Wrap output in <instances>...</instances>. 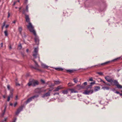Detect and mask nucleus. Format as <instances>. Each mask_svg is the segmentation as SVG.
I'll use <instances>...</instances> for the list:
<instances>
[{
    "mask_svg": "<svg viewBox=\"0 0 122 122\" xmlns=\"http://www.w3.org/2000/svg\"><path fill=\"white\" fill-rule=\"evenodd\" d=\"M13 23H15V21H13Z\"/></svg>",
    "mask_w": 122,
    "mask_h": 122,
    "instance_id": "nucleus-50",
    "label": "nucleus"
},
{
    "mask_svg": "<svg viewBox=\"0 0 122 122\" xmlns=\"http://www.w3.org/2000/svg\"><path fill=\"white\" fill-rule=\"evenodd\" d=\"M68 85L69 86H73L74 85L72 83H68Z\"/></svg>",
    "mask_w": 122,
    "mask_h": 122,
    "instance_id": "nucleus-22",
    "label": "nucleus"
},
{
    "mask_svg": "<svg viewBox=\"0 0 122 122\" xmlns=\"http://www.w3.org/2000/svg\"><path fill=\"white\" fill-rule=\"evenodd\" d=\"M17 1L18 2H19V0H17Z\"/></svg>",
    "mask_w": 122,
    "mask_h": 122,
    "instance_id": "nucleus-60",
    "label": "nucleus"
},
{
    "mask_svg": "<svg viewBox=\"0 0 122 122\" xmlns=\"http://www.w3.org/2000/svg\"><path fill=\"white\" fill-rule=\"evenodd\" d=\"M26 51L27 52H28L29 51V50L28 49H27L26 50Z\"/></svg>",
    "mask_w": 122,
    "mask_h": 122,
    "instance_id": "nucleus-49",
    "label": "nucleus"
},
{
    "mask_svg": "<svg viewBox=\"0 0 122 122\" xmlns=\"http://www.w3.org/2000/svg\"><path fill=\"white\" fill-rule=\"evenodd\" d=\"M4 26H3V25L2 27V29L3 30V27H4Z\"/></svg>",
    "mask_w": 122,
    "mask_h": 122,
    "instance_id": "nucleus-57",
    "label": "nucleus"
},
{
    "mask_svg": "<svg viewBox=\"0 0 122 122\" xmlns=\"http://www.w3.org/2000/svg\"><path fill=\"white\" fill-rule=\"evenodd\" d=\"M22 55L23 56H24V55L23 54H22Z\"/></svg>",
    "mask_w": 122,
    "mask_h": 122,
    "instance_id": "nucleus-59",
    "label": "nucleus"
},
{
    "mask_svg": "<svg viewBox=\"0 0 122 122\" xmlns=\"http://www.w3.org/2000/svg\"><path fill=\"white\" fill-rule=\"evenodd\" d=\"M18 30L20 32V34H21V31L22 30V28L21 27L19 26L18 27Z\"/></svg>",
    "mask_w": 122,
    "mask_h": 122,
    "instance_id": "nucleus-15",
    "label": "nucleus"
},
{
    "mask_svg": "<svg viewBox=\"0 0 122 122\" xmlns=\"http://www.w3.org/2000/svg\"><path fill=\"white\" fill-rule=\"evenodd\" d=\"M28 5H27L26 7V11L28 12Z\"/></svg>",
    "mask_w": 122,
    "mask_h": 122,
    "instance_id": "nucleus-25",
    "label": "nucleus"
},
{
    "mask_svg": "<svg viewBox=\"0 0 122 122\" xmlns=\"http://www.w3.org/2000/svg\"><path fill=\"white\" fill-rule=\"evenodd\" d=\"M10 13L9 12H8V18L9 17H10Z\"/></svg>",
    "mask_w": 122,
    "mask_h": 122,
    "instance_id": "nucleus-44",
    "label": "nucleus"
},
{
    "mask_svg": "<svg viewBox=\"0 0 122 122\" xmlns=\"http://www.w3.org/2000/svg\"><path fill=\"white\" fill-rule=\"evenodd\" d=\"M17 102H15L14 103V107H15L16 106V105H17Z\"/></svg>",
    "mask_w": 122,
    "mask_h": 122,
    "instance_id": "nucleus-35",
    "label": "nucleus"
},
{
    "mask_svg": "<svg viewBox=\"0 0 122 122\" xmlns=\"http://www.w3.org/2000/svg\"><path fill=\"white\" fill-rule=\"evenodd\" d=\"M38 47L35 48H34V50L33 53V56L34 57V59H36L37 57L38 58V60L40 61V58L38 54Z\"/></svg>",
    "mask_w": 122,
    "mask_h": 122,
    "instance_id": "nucleus-2",
    "label": "nucleus"
},
{
    "mask_svg": "<svg viewBox=\"0 0 122 122\" xmlns=\"http://www.w3.org/2000/svg\"><path fill=\"white\" fill-rule=\"evenodd\" d=\"M19 47H20V48H21V45H19Z\"/></svg>",
    "mask_w": 122,
    "mask_h": 122,
    "instance_id": "nucleus-52",
    "label": "nucleus"
},
{
    "mask_svg": "<svg viewBox=\"0 0 122 122\" xmlns=\"http://www.w3.org/2000/svg\"><path fill=\"white\" fill-rule=\"evenodd\" d=\"M59 93H58V92H57V93H55L54 94V95H59Z\"/></svg>",
    "mask_w": 122,
    "mask_h": 122,
    "instance_id": "nucleus-40",
    "label": "nucleus"
},
{
    "mask_svg": "<svg viewBox=\"0 0 122 122\" xmlns=\"http://www.w3.org/2000/svg\"><path fill=\"white\" fill-rule=\"evenodd\" d=\"M16 84L17 86H20V84H19L17 82H16Z\"/></svg>",
    "mask_w": 122,
    "mask_h": 122,
    "instance_id": "nucleus-30",
    "label": "nucleus"
},
{
    "mask_svg": "<svg viewBox=\"0 0 122 122\" xmlns=\"http://www.w3.org/2000/svg\"><path fill=\"white\" fill-rule=\"evenodd\" d=\"M5 109H4V111H5Z\"/></svg>",
    "mask_w": 122,
    "mask_h": 122,
    "instance_id": "nucleus-62",
    "label": "nucleus"
},
{
    "mask_svg": "<svg viewBox=\"0 0 122 122\" xmlns=\"http://www.w3.org/2000/svg\"><path fill=\"white\" fill-rule=\"evenodd\" d=\"M116 86L118 88H122V86L121 85L118 84Z\"/></svg>",
    "mask_w": 122,
    "mask_h": 122,
    "instance_id": "nucleus-19",
    "label": "nucleus"
},
{
    "mask_svg": "<svg viewBox=\"0 0 122 122\" xmlns=\"http://www.w3.org/2000/svg\"><path fill=\"white\" fill-rule=\"evenodd\" d=\"M64 88V87L62 86L61 85H60L59 86H58L53 91L54 92H56V91H58L59 90L62 89H63Z\"/></svg>",
    "mask_w": 122,
    "mask_h": 122,
    "instance_id": "nucleus-5",
    "label": "nucleus"
},
{
    "mask_svg": "<svg viewBox=\"0 0 122 122\" xmlns=\"http://www.w3.org/2000/svg\"><path fill=\"white\" fill-rule=\"evenodd\" d=\"M38 84L39 82L37 81L33 80L31 81H30L27 84L29 86L32 85L33 86H34L38 85Z\"/></svg>",
    "mask_w": 122,
    "mask_h": 122,
    "instance_id": "nucleus-3",
    "label": "nucleus"
},
{
    "mask_svg": "<svg viewBox=\"0 0 122 122\" xmlns=\"http://www.w3.org/2000/svg\"><path fill=\"white\" fill-rule=\"evenodd\" d=\"M100 89V88L98 86H96L95 88V90L96 91H98Z\"/></svg>",
    "mask_w": 122,
    "mask_h": 122,
    "instance_id": "nucleus-21",
    "label": "nucleus"
},
{
    "mask_svg": "<svg viewBox=\"0 0 122 122\" xmlns=\"http://www.w3.org/2000/svg\"><path fill=\"white\" fill-rule=\"evenodd\" d=\"M116 93L117 94H118L119 93V92H118V91L116 92Z\"/></svg>",
    "mask_w": 122,
    "mask_h": 122,
    "instance_id": "nucleus-47",
    "label": "nucleus"
},
{
    "mask_svg": "<svg viewBox=\"0 0 122 122\" xmlns=\"http://www.w3.org/2000/svg\"><path fill=\"white\" fill-rule=\"evenodd\" d=\"M55 69L58 71H62L63 70L62 69L60 68H56Z\"/></svg>",
    "mask_w": 122,
    "mask_h": 122,
    "instance_id": "nucleus-23",
    "label": "nucleus"
},
{
    "mask_svg": "<svg viewBox=\"0 0 122 122\" xmlns=\"http://www.w3.org/2000/svg\"><path fill=\"white\" fill-rule=\"evenodd\" d=\"M23 108V107L22 106L20 107L16 112L15 115H18L19 112L22 110Z\"/></svg>",
    "mask_w": 122,
    "mask_h": 122,
    "instance_id": "nucleus-8",
    "label": "nucleus"
},
{
    "mask_svg": "<svg viewBox=\"0 0 122 122\" xmlns=\"http://www.w3.org/2000/svg\"><path fill=\"white\" fill-rule=\"evenodd\" d=\"M97 73L100 75H102L103 74V73L102 72H98Z\"/></svg>",
    "mask_w": 122,
    "mask_h": 122,
    "instance_id": "nucleus-29",
    "label": "nucleus"
},
{
    "mask_svg": "<svg viewBox=\"0 0 122 122\" xmlns=\"http://www.w3.org/2000/svg\"><path fill=\"white\" fill-rule=\"evenodd\" d=\"M50 96V93L49 92H47L45 93L43 97H44L46 96L48 97Z\"/></svg>",
    "mask_w": 122,
    "mask_h": 122,
    "instance_id": "nucleus-14",
    "label": "nucleus"
},
{
    "mask_svg": "<svg viewBox=\"0 0 122 122\" xmlns=\"http://www.w3.org/2000/svg\"><path fill=\"white\" fill-rule=\"evenodd\" d=\"M4 33L5 36H8V33L7 30H5L4 32Z\"/></svg>",
    "mask_w": 122,
    "mask_h": 122,
    "instance_id": "nucleus-20",
    "label": "nucleus"
},
{
    "mask_svg": "<svg viewBox=\"0 0 122 122\" xmlns=\"http://www.w3.org/2000/svg\"><path fill=\"white\" fill-rule=\"evenodd\" d=\"M6 119H5L4 120V121H6Z\"/></svg>",
    "mask_w": 122,
    "mask_h": 122,
    "instance_id": "nucleus-56",
    "label": "nucleus"
},
{
    "mask_svg": "<svg viewBox=\"0 0 122 122\" xmlns=\"http://www.w3.org/2000/svg\"><path fill=\"white\" fill-rule=\"evenodd\" d=\"M100 81L101 82H102L104 83H105V81H103V80H102V79H101Z\"/></svg>",
    "mask_w": 122,
    "mask_h": 122,
    "instance_id": "nucleus-33",
    "label": "nucleus"
},
{
    "mask_svg": "<svg viewBox=\"0 0 122 122\" xmlns=\"http://www.w3.org/2000/svg\"><path fill=\"white\" fill-rule=\"evenodd\" d=\"M1 47H2L3 46V43H1Z\"/></svg>",
    "mask_w": 122,
    "mask_h": 122,
    "instance_id": "nucleus-45",
    "label": "nucleus"
},
{
    "mask_svg": "<svg viewBox=\"0 0 122 122\" xmlns=\"http://www.w3.org/2000/svg\"><path fill=\"white\" fill-rule=\"evenodd\" d=\"M74 81V82L75 83H77L78 81L77 79L75 78L73 79Z\"/></svg>",
    "mask_w": 122,
    "mask_h": 122,
    "instance_id": "nucleus-24",
    "label": "nucleus"
},
{
    "mask_svg": "<svg viewBox=\"0 0 122 122\" xmlns=\"http://www.w3.org/2000/svg\"><path fill=\"white\" fill-rule=\"evenodd\" d=\"M72 71L71 70H67V71L69 72H72Z\"/></svg>",
    "mask_w": 122,
    "mask_h": 122,
    "instance_id": "nucleus-36",
    "label": "nucleus"
},
{
    "mask_svg": "<svg viewBox=\"0 0 122 122\" xmlns=\"http://www.w3.org/2000/svg\"><path fill=\"white\" fill-rule=\"evenodd\" d=\"M120 58H116V59H115L114 60H113V61L117 60L118 59H120Z\"/></svg>",
    "mask_w": 122,
    "mask_h": 122,
    "instance_id": "nucleus-43",
    "label": "nucleus"
},
{
    "mask_svg": "<svg viewBox=\"0 0 122 122\" xmlns=\"http://www.w3.org/2000/svg\"><path fill=\"white\" fill-rule=\"evenodd\" d=\"M83 84L84 85H86L87 84V83L86 82H84Z\"/></svg>",
    "mask_w": 122,
    "mask_h": 122,
    "instance_id": "nucleus-37",
    "label": "nucleus"
},
{
    "mask_svg": "<svg viewBox=\"0 0 122 122\" xmlns=\"http://www.w3.org/2000/svg\"><path fill=\"white\" fill-rule=\"evenodd\" d=\"M9 48H10V49H11V46H10V47H9Z\"/></svg>",
    "mask_w": 122,
    "mask_h": 122,
    "instance_id": "nucleus-61",
    "label": "nucleus"
},
{
    "mask_svg": "<svg viewBox=\"0 0 122 122\" xmlns=\"http://www.w3.org/2000/svg\"><path fill=\"white\" fill-rule=\"evenodd\" d=\"M34 62H35V65H36V66H38V65L37 64V63L36 62V61L34 60Z\"/></svg>",
    "mask_w": 122,
    "mask_h": 122,
    "instance_id": "nucleus-26",
    "label": "nucleus"
},
{
    "mask_svg": "<svg viewBox=\"0 0 122 122\" xmlns=\"http://www.w3.org/2000/svg\"><path fill=\"white\" fill-rule=\"evenodd\" d=\"M13 105V104L12 103H10V105L11 106H12Z\"/></svg>",
    "mask_w": 122,
    "mask_h": 122,
    "instance_id": "nucleus-58",
    "label": "nucleus"
},
{
    "mask_svg": "<svg viewBox=\"0 0 122 122\" xmlns=\"http://www.w3.org/2000/svg\"><path fill=\"white\" fill-rule=\"evenodd\" d=\"M110 83L113 86L115 85L116 86L118 84V82L117 80H113L112 79V81Z\"/></svg>",
    "mask_w": 122,
    "mask_h": 122,
    "instance_id": "nucleus-6",
    "label": "nucleus"
},
{
    "mask_svg": "<svg viewBox=\"0 0 122 122\" xmlns=\"http://www.w3.org/2000/svg\"><path fill=\"white\" fill-rule=\"evenodd\" d=\"M3 97L4 98H5V96L4 95L3 96Z\"/></svg>",
    "mask_w": 122,
    "mask_h": 122,
    "instance_id": "nucleus-53",
    "label": "nucleus"
},
{
    "mask_svg": "<svg viewBox=\"0 0 122 122\" xmlns=\"http://www.w3.org/2000/svg\"><path fill=\"white\" fill-rule=\"evenodd\" d=\"M10 98H11L10 97H9V96L8 97L7 100V101H10Z\"/></svg>",
    "mask_w": 122,
    "mask_h": 122,
    "instance_id": "nucleus-31",
    "label": "nucleus"
},
{
    "mask_svg": "<svg viewBox=\"0 0 122 122\" xmlns=\"http://www.w3.org/2000/svg\"><path fill=\"white\" fill-rule=\"evenodd\" d=\"M106 85H110L108 83H105Z\"/></svg>",
    "mask_w": 122,
    "mask_h": 122,
    "instance_id": "nucleus-46",
    "label": "nucleus"
},
{
    "mask_svg": "<svg viewBox=\"0 0 122 122\" xmlns=\"http://www.w3.org/2000/svg\"><path fill=\"white\" fill-rule=\"evenodd\" d=\"M62 93L63 94H67L68 93V92L67 90H63L62 91Z\"/></svg>",
    "mask_w": 122,
    "mask_h": 122,
    "instance_id": "nucleus-13",
    "label": "nucleus"
},
{
    "mask_svg": "<svg viewBox=\"0 0 122 122\" xmlns=\"http://www.w3.org/2000/svg\"><path fill=\"white\" fill-rule=\"evenodd\" d=\"M17 2V1H15L14 2V3L13 5H15V4H16V3Z\"/></svg>",
    "mask_w": 122,
    "mask_h": 122,
    "instance_id": "nucleus-42",
    "label": "nucleus"
},
{
    "mask_svg": "<svg viewBox=\"0 0 122 122\" xmlns=\"http://www.w3.org/2000/svg\"><path fill=\"white\" fill-rule=\"evenodd\" d=\"M92 92L93 91L92 90L88 91L87 90H86L83 92V93L85 95H89L92 93Z\"/></svg>",
    "mask_w": 122,
    "mask_h": 122,
    "instance_id": "nucleus-7",
    "label": "nucleus"
},
{
    "mask_svg": "<svg viewBox=\"0 0 122 122\" xmlns=\"http://www.w3.org/2000/svg\"><path fill=\"white\" fill-rule=\"evenodd\" d=\"M9 25H7L5 26V27L6 28H7L9 26Z\"/></svg>",
    "mask_w": 122,
    "mask_h": 122,
    "instance_id": "nucleus-32",
    "label": "nucleus"
},
{
    "mask_svg": "<svg viewBox=\"0 0 122 122\" xmlns=\"http://www.w3.org/2000/svg\"><path fill=\"white\" fill-rule=\"evenodd\" d=\"M17 8V7H15V8Z\"/></svg>",
    "mask_w": 122,
    "mask_h": 122,
    "instance_id": "nucleus-63",
    "label": "nucleus"
},
{
    "mask_svg": "<svg viewBox=\"0 0 122 122\" xmlns=\"http://www.w3.org/2000/svg\"><path fill=\"white\" fill-rule=\"evenodd\" d=\"M80 86V85H78V86Z\"/></svg>",
    "mask_w": 122,
    "mask_h": 122,
    "instance_id": "nucleus-64",
    "label": "nucleus"
},
{
    "mask_svg": "<svg viewBox=\"0 0 122 122\" xmlns=\"http://www.w3.org/2000/svg\"><path fill=\"white\" fill-rule=\"evenodd\" d=\"M23 13L25 15V19L26 22L28 24V25H26L28 29L35 36H36V32L34 29V27L30 22V19L29 18L28 15H26L25 14V13L24 10L23 11Z\"/></svg>",
    "mask_w": 122,
    "mask_h": 122,
    "instance_id": "nucleus-1",
    "label": "nucleus"
},
{
    "mask_svg": "<svg viewBox=\"0 0 122 122\" xmlns=\"http://www.w3.org/2000/svg\"><path fill=\"white\" fill-rule=\"evenodd\" d=\"M105 78L107 81L111 82L112 81V79L110 78L109 76H107L105 77Z\"/></svg>",
    "mask_w": 122,
    "mask_h": 122,
    "instance_id": "nucleus-9",
    "label": "nucleus"
},
{
    "mask_svg": "<svg viewBox=\"0 0 122 122\" xmlns=\"http://www.w3.org/2000/svg\"><path fill=\"white\" fill-rule=\"evenodd\" d=\"M42 67V68H48V66H46L45 64L42 63L41 64Z\"/></svg>",
    "mask_w": 122,
    "mask_h": 122,
    "instance_id": "nucleus-12",
    "label": "nucleus"
},
{
    "mask_svg": "<svg viewBox=\"0 0 122 122\" xmlns=\"http://www.w3.org/2000/svg\"><path fill=\"white\" fill-rule=\"evenodd\" d=\"M38 95H35L33 97H32L28 99L27 101H26V103H27L30 102L31 101L32 99H34L35 98H37L38 97Z\"/></svg>",
    "mask_w": 122,
    "mask_h": 122,
    "instance_id": "nucleus-4",
    "label": "nucleus"
},
{
    "mask_svg": "<svg viewBox=\"0 0 122 122\" xmlns=\"http://www.w3.org/2000/svg\"><path fill=\"white\" fill-rule=\"evenodd\" d=\"M102 88L104 89V90H105L106 89V90H109V87H103Z\"/></svg>",
    "mask_w": 122,
    "mask_h": 122,
    "instance_id": "nucleus-18",
    "label": "nucleus"
},
{
    "mask_svg": "<svg viewBox=\"0 0 122 122\" xmlns=\"http://www.w3.org/2000/svg\"><path fill=\"white\" fill-rule=\"evenodd\" d=\"M89 80L90 81H92L93 80V79L92 78H90Z\"/></svg>",
    "mask_w": 122,
    "mask_h": 122,
    "instance_id": "nucleus-38",
    "label": "nucleus"
},
{
    "mask_svg": "<svg viewBox=\"0 0 122 122\" xmlns=\"http://www.w3.org/2000/svg\"><path fill=\"white\" fill-rule=\"evenodd\" d=\"M16 119H15V120L14 121V122H15V121H16Z\"/></svg>",
    "mask_w": 122,
    "mask_h": 122,
    "instance_id": "nucleus-55",
    "label": "nucleus"
},
{
    "mask_svg": "<svg viewBox=\"0 0 122 122\" xmlns=\"http://www.w3.org/2000/svg\"><path fill=\"white\" fill-rule=\"evenodd\" d=\"M17 98H18L17 96H16V100L17 99Z\"/></svg>",
    "mask_w": 122,
    "mask_h": 122,
    "instance_id": "nucleus-51",
    "label": "nucleus"
},
{
    "mask_svg": "<svg viewBox=\"0 0 122 122\" xmlns=\"http://www.w3.org/2000/svg\"><path fill=\"white\" fill-rule=\"evenodd\" d=\"M60 82L58 81H55L54 83L55 84H60Z\"/></svg>",
    "mask_w": 122,
    "mask_h": 122,
    "instance_id": "nucleus-17",
    "label": "nucleus"
},
{
    "mask_svg": "<svg viewBox=\"0 0 122 122\" xmlns=\"http://www.w3.org/2000/svg\"><path fill=\"white\" fill-rule=\"evenodd\" d=\"M41 81L43 83H45V82L43 80L41 79Z\"/></svg>",
    "mask_w": 122,
    "mask_h": 122,
    "instance_id": "nucleus-34",
    "label": "nucleus"
},
{
    "mask_svg": "<svg viewBox=\"0 0 122 122\" xmlns=\"http://www.w3.org/2000/svg\"><path fill=\"white\" fill-rule=\"evenodd\" d=\"M21 7H20L19 8V11L20 12H21V11L20 10L21 9Z\"/></svg>",
    "mask_w": 122,
    "mask_h": 122,
    "instance_id": "nucleus-48",
    "label": "nucleus"
},
{
    "mask_svg": "<svg viewBox=\"0 0 122 122\" xmlns=\"http://www.w3.org/2000/svg\"><path fill=\"white\" fill-rule=\"evenodd\" d=\"M27 0H25V3H26L27 2Z\"/></svg>",
    "mask_w": 122,
    "mask_h": 122,
    "instance_id": "nucleus-54",
    "label": "nucleus"
},
{
    "mask_svg": "<svg viewBox=\"0 0 122 122\" xmlns=\"http://www.w3.org/2000/svg\"><path fill=\"white\" fill-rule=\"evenodd\" d=\"M6 22L4 21L3 23V26H4L5 25L6 23Z\"/></svg>",
    "mask_w": 122,
    "mask_h": 122,
    "instance_id": "nucleus-39",
    "label": "nucleus"
},
{
    "mask_svg": "<svg viewBox=\"0 0 122 122\" xmlns=\"http://www.w3.org/2000/svg\"><path fill=\"white\" fill-rule=\"evenodd\" d=\"M70 90L71 93H76L77 92L76 91H75L73 89H70Z\"/></svg>",
    "mask_w": 122,
    "mask_h": 122,
    "instance_id": "nucleus-16",
    "label": "nucleus"
},
{
    "mask_svg": "<svg viewBox=\"0 0 122 122\" xmlns=\"http://www.w3.org/2000/svg\"><path fill=\"white\" fill-rule=\"evenodd\" d=\"M95 82H91V85H92V84H95Z\"/></svg>",
    "mask_w": 122,
    "mask_h": 122,
    "instance_id": "nucleus-41",
    "label": "nucleus"
},
{
    "mask_svg": "<svg viewBox=\"0 0 122 122\" xmlns=\"http://www.w3.org/2000/svg\"><path fill=\"white\" fill-rule=\"evenodd\" d=\"M39 40L38 38L37 37H36L35 38V41L37 44H38L39 43Z\"/></svg>",
    "mask_w": 122,
    "mask_h": 122,
    "instance_id": "nucleus-10",
    "label": "nucleus"
},
{
    "mask_svg": "<svg viewBox=\"0 0 122 122\" xmlns=\"http://www.w3.org/2000/svg\"><path fill=\"white\" fill-rule=\"evenodd\" d=\"M13 91V89H12L10 90V94L9 96V97L11 98H12L13 97V95L12 93V92Z\"/></svg>",
    "mask_w": 122,
    "mask_h": 122,
    "instance_id": "nucleus-11",
    "label": "nucleus"
},
{
    "mask_svg": "<svg viewBox=\"0 0 122 122\" xmlns=\"http://www.w3.org/2000/svg\"><path fill=\"white\" fill-rule=\"evenodd\" d=\"M7 88L9 90H10V86L9 85H8L7 86Z\"/></svg>",
    "mask_w": 122,
    "mask_h": 122,
    "instance_id": "nucleus-28",
    "label": "nucleus"
},
{
    "mask_svg": "<svg viewBox=\"0 0 122 122\" xmlns=\"http://www.w3.org/2000/svg\"><path fill=\"white\" fill-rule=\"evenodd\" d=\"M108 62H105L104 63H102L101 64V65H105V64H107Z\"/></svg>",
    "mask_w": 122,
    "mask_h": 122,
    "instance_id": "nucleus-27",
    "label": "nucleus"
}]
</instances>
